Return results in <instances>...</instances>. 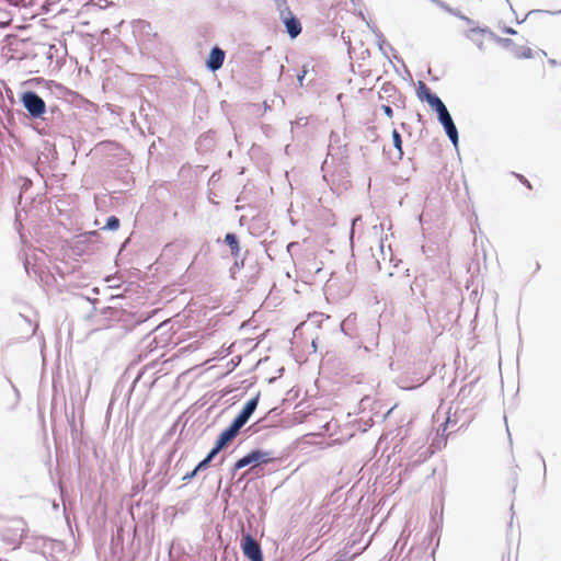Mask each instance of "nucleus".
Wrapping results in <instances>:
<instances>
[{"instance_id":"f257e3e1","label":"nucleus","mask_w":561,"mask_h":561,"mask_svg":"<svg viewBox=\"0 0 561 561\" xmlns=\"http://www.w3.org/2000/svg\"><path fill=\"white\" fill-rule=\"evenodd\" d=\"M23 106L33 118L42 117L46 112L45 101L34 91H26L22 94Z\"/></svg>"},{"instance_id":"f03ea898","label":"nucleus","mask_w":561,"mask_h":561,"mask_svg":"<svg viewBox=\"0 0 561 561\" xmlns=\"http://www.w3.org/2000/svg\"><path fill=\"white\" fill-rule=\"evenodd\" d=\"M272 460H273L272 453L264 451L261 449H254L234 462L232 473L234 474L236 471H238L247 466H250V465L255 466L257 463H268Z\"/></svg>"},{"instance_id":"7ed1b4c3","label":"nucleus","mask_w":561,"mask_h":561,"mask_svg":"<svg viewBox=\"0 0 561 561\" xmlns=\"http://www.w3.org/2000/svg\"><path fill=\"white\" fill-rule=\"evenodd\" d=\"M241 549L250 561H263L261 546L250 534L242 536Z\"/></svg>"},{"instance_id":"20e7f679","label":"nucleus","mask_w":561,"mask_h":561,"mask_svg":"<svg viewBox=\"0 0 561 561\" xmlns=\"http://www.w3.org/2000/svg\"><path fill=\"white\" fill-rule=\"evenodd\" d=\"M259 398L260 394H256L254 398L250 399L244 404L240 413L233 419L230 425L234 426L236 430L240 432L241 427H243L248 423V421L256 410L259 404Z\"/></svg>"},{"instance_id":"39448f33","label":"nucleus","mask_w":561,"mask_h":561,"mask_svg":"<svg viewBox=\"0 0 561 561\" xmlns=\"http://www.w3.org/2000/svg\"><path fill=\"white\" fill-rule=\"evenodd\" d=\"M25 531V524L23 520L18 519L13 522L12 528H10V534L3 535V540H5L10 545L19 543L20 539L23 537Z\"/></svg>"},{"instance_id":"423d86ee","label":"nucleus","mask_w":561,"mask_h":561,"mask_svg":"<svg viewBox=\"0 0 561 561\" xmlns=\"http://www.w3.org/2000/svg\"><path fill=\"white\" fill-rule=\"evenodd\" d=\"M224 60L225 51L218 46H215L209 53L206 66L210 71H217L222 67Z\"/></svg>"},{"instance_id":"0eeeda50","label":"nucleus","mask_w":561,"mask_h":561,"mask_svg":"<svg viewBox=\"0 0 561 561\" xmlns=\"http://www.w3.org/2000/svg\"><path fill=\"white\" fill-rule=\"evenodd\" d=\"M286 32L290 36V38H296L301 33V24L299 20L290 12V14H286L285 16H280Z\"/></svg>"},{"instance_id":"6e6552de","label":"nucleus","mask_w":561,"mask_h":561,"mask_svg":"<svg viewBox=\"0 0 561 561\" xmlns=\"http://www.w3.org/2000/svg\"><path fill=\"white\" fill-rule=\"evenodd\" d=\"M417 96L421 100H425L432 108L435 106V102L436 103H440L442 102L439 96L436 95L435 93H432L430 88L423 81H419Z\"/></svg>"},{"instance_id":"1a4fd4ad","label":"nucleus","mask_w":561,"mask_h":561,"mask_svg":"<svg viewBox=\"0 0 561 561\" xmlns=\"http://www.w3.org/2000/svg\"><path fill=\"white\" fill-rule=\"evenodd\" d=\"M239 431L234 426L229 425L217 438L215 445L218 449H224L237 435Z\"/></svg>"},{"instance_id":"9d476101","label":"nucleus","mask_w":561,"mask_h":561,"mask_svg":"<svg viewBox=\"0 0 561 561\" xmlns=\"http://www.w3.org/2000/svg\"><path fill=\"white\" fill-rule=\"evenodd\" d=\"M485 32H486V30H484V28L473 27L468 31L466 36H467V38H469L470 41H472L476 44V46L479 48V50L483 51L484 43H483V39L481 38V35Z\"/></svg>"},{"instance_id":"9b49d317","label":"nucleus","mask_w":561,"mask_h":561,"mask_svg":"<svg viewBox=\"0 0 561 561\" xmlns=\"http://www.w3.org/2000/svg\"><path fill=\"white\" fill-rule=\"evenodd\" d=\"M433 110L437 113V118L442 126L453 121V117L443 101L440 103L435 102Z\"/></svg>"},{"instance_id":"f8f14e48","label":"nucleus","mask_w":561,"mask_h":561,"mask_svg":"<svg viewBox=\"0 0 561 561\" xmlns=\"http://www.w3.org/2000/svg\"><path fill=\"white\" fill-rule=\"evenodd\" d=\"M225 242L229 245L231 255L234 259H239L241 249L238 237L234 233L229 232L225 236Z\"/></svg>"},{"instance_id":"ddd939ff","label":"nucleus","mask_w":561,"mask_h":561,"mask_svg":"<svg viewBox=\"0 0 561 561\" xmlns=\"http://www.w3.org/2000/svg\"><path fill=\"white\" fill-rule=\"evenodd\" d=\"M443 127H444V130H445L447 137L451 141V144L455 147H457L458 142H459V134H458V129L454 123V119L451 122H449L448 124H445Z\"/></svg>"},{"instance_id":"4468645a","label":"nucleus","mask_w":561,"mask_h":561,"mask_svg":"<svg viewBox=\"0 0 561 561\" xmlns=\"http://www.w3.org/2000/svg\"><path fill=\"white\" fill-rule=\"evenodd\" d=\"M391 136H392L393 146L398 150L399 159H401L403 156L401 135L397 129H393Z\"/></svg>"},{"instance_id":"2eb2a0df","label":"nucleus","mask_w":561,"mask_h":561,"mask_svg":"<svg viewBox=\"0 0 561 561\" xmlns=\"http://www.w3.org/2000/svg\"><path fill=\"white\" fill-rule=\"evenodd\" d=\"M275 4L279 12V18L285 16L286 14H290L291 11L288 7L287 0H276Z\"/></svg>"},{"instance_id":"dca6fc26","label":"nucleus","mask_w":561,"mask_h":561,"mask_svg":"<svg viewBox=\"0 0 561 561\" xmlns=\"http://www.w3.org/2000/svg\"><path fill=\"white\" fill-rule=\"evenodd\" d=\"M119 227V219L116 216H110L106 220L104 229L117 230Z\"/></svg>"},{"instance_id":"f3484780","label":"nucleus","mask_w":561,"mask_h":561,"mask_svg":"<svg viewBox=\"0 0 561 561\" xmlns=\"http://www.w3.org/2000/svg\"><path fill=\"white\" fill-rule=\"evenodd\" d=\"M431 1L453 15L459 16V14H460V12L450 8L447 3H445L442 0H431Z\"/></svg>"},{"instance_id":"a211bd4d","label":"nucleus","mask_w":561,"mask_h":561,"mask_svg":"<svg viewBox=\"0 0 561 561\" xmlns=\"http://www.w3.org/2000/svg\"><path fill=\"white\" fill-rule=\"evenodd\" d=\"M392 93H396V87L391 83H385L379 93V98L382 99V94H387L390 98L392 96Z\"/></svg>"},{"instance_id":"6ab92c4d","label":"nucleus","mask_w":561,"mask_h":561,"mask_svg":"<svg viewBox=\"0 0 561 561\" xmlns=\"http://www.w3.org/2000/svg\"><path fill=\"white\" fill-rule=\"evenodd\" d=\"M360 219H362V216H356L355 218L352 219V227H351V232H350V240H351V242H353L354 232H355V225L358 224V221Z\"/></svg>"},{"instance_id":"aec40b11","label":"nucleus","mask_w":561,"mask_h":561,"mask_svg":"<svg viewBox=\"0 0 561 561\" xmlns=\"http://www.w3.org/2000/svg\"><path fill=\"white\" fill-rule=\"evenodd\" d=\"M221 451V449H218L217 446L215 445L210 451L207 454V456L205 457L208 461H211Z\"/></svg>"},{"instance_id":"412c9836","label":"nucleus","mask_w":561,"mask_h":561,"mask_svg":"<svg viewBox=\"0 0 561 561\" xmlns=\"http://www.w3.org/2000/svg\"><path fill=\"white\" fill-rule=\"evenodd\" d=\"M376 36L378 38V48L379 50L385 55H386V51L383 50V44H385V39H383V36L381 33H376Z\"/></svg>"},{"instance_id":"4be33fe9","label":"nucleus","mask_w":561,"mask_h":561,"mask_svg":"<svg viewBox=\"0 0 561 561\" xmlns=\"http://www.w3.org/2000/svg\"><path fill=\"white\" fill-rule=\"evenodd\" d=\"M210 461H208L206 458H204L198 465L195 467L197 472L206 469L209 466Z\"/></svg>"},{"instance_id":"5701e85b","label":"nucleus","mask_w":561,"mask_h":561,"mask_svg":"<svg viewBox=\"0 0 561 561\" xmlns=\"http://www.w3.org/2000/svg\"><path fill=\"white\" fill-rule=\"evenodd\" d=\"M381 110L383 111V113L389 117L391 118L393 116V111L391 108V106L389 104H383L381 106Z\"/></svg>"},{"instance_id":"b1692460","label":"nucleus","mask_w":561,"mask_h":561,"mask_svg":"<svg viewBox=\"0 0 561 561\" xmlns=\"http://www.w3.org/2000/svg\"><path fill=\"white\" fill-rule=\"evenodd\" d=\"M197 474V470L194 468V470H192L191 472L186 473L184 477H183V480L184 481H187V480H192L193 478H195Z\"/></svg>"},{"instance_id":"393cba45","label":"nucleus","mask_w":561,"mask_h":561,"mask_svg":"<svg viewBox=\"0 0 561 561\" xmlns=\"http://www.w3.org/2000/svg\"><path fill=\"white\" fill-rule=\"evenodd\" d=\"M531 55H533L531 49L530 48H525L523 50V53L520 55H518V57H520V58H530Z\"/></svg>"},{"instance_id":"a878e982","label":"nucleus","mask_w":561,"mask_h":561,"mask_svg":"<svg viewBox=\"0 0 561 561\" xmlns=\"http://www.w3.org/2000/svg\"><path fill=\"white\" fill-rule=\"evenodd\" d=\"M233 266L238 270L242 268L244 266V259L242 257L240 261L236 259Z\"/></svg>"},{"instance_id":"bb28decb","label":"nucleus","mask_w":561,"mask_h":561,"mask_svg":"<svg viewBox=\"0 0 561 561\" xmlns=\"http://www.w3.org/2000/svg\"><path fill=\"white\" fill-rule=\"evenodd\" d=\"M518 179L520 180V182L525 185H527L529 188H531V185L529 183V181L527 179H525L523 175H518Z\"/></svg>"},{"instance_id":"cd10ccee","label":"nucleus","mask_w":561,"mask_h":561,"mask_svg":"<svg viewBox=\"0 0 561 561\" xmlns=\"http://www.w3.org/2000/svg\"><path fill=\"white\" fill-rule=\"evenodd\" d=\"M307 71L304 70L301 75H298L297 79H298V82L300 85H302V82H304V78L306 76Z\"/></svg>"},{"instance_id":"c85d7f7f","label":"nucleus","mask_w":561,"mask_h":561,"mask_svg":"<svg viewBox=\"0 0 561 561\" xmlns=\"http://www.w3.org/2000/svg\"><path fill=\"white\" fill-rule=\"evenodd\" d=\"M458 18H460L463 21H466L467 24H472L473 23V21L471 19H469L468 16L462 15L461 13L459 14Z\"/></svg>"},{"instance_id":"c756f323","label":"nucleus","mask_w":561,"mask_h":561,"mask_svg":"<svg viewBox=\"0 0 561 561\" xmlns=\"http://www.w3.org/2000/svg\"><path fill=\"white\" fill-rule=\"evenodd\" d=\"M505 32H506L507 34H512V35L516 34V31H515L514 28H512V27H507V28L505 30Z\"/></svg>"},{"instance_id":"7c9ffc66","label":"nucleus","mask_w":561,"mask_h":561,"mask_svg":"<svg viewBox=\"0 0 561 561\" xmlns=\"http://www.w3.org/2000/svg\"><path fill=\"white\" fill-rule=\"evenodd\" d=\"M350 318H351V316L342 322V324H341L342 331H344V325L350 321Z\"/></svg>"},{"instance_id":"2f4dec72","label":"nucleus","mask_w":561,"mask_h":561,"mask_svg":"<svg viewBox=\"0 0 561 561\" xmlns=\"http://www.w3.org/2000/svg\"><path fill=\"white\" fill-rule=\"evenodd\" d=\"M295 244H296V243L290 242V243L288 244V247H287V248H288V250H290V248H291V247H294Z\"/></svg>"},{"instance_id":"473e14b6","label":"nucleus","mask_w":561,"mask_h":561,"mask_svg":"<svg viewBox=\"0 0 561 561\" xmlns=\"http://www.w3.org/2000/svg\"><path fill=\"white\" fill-rule=\"evenodd\" d=\"M499 41H503V42H505V43H510V42H511V39H510V38H506V39H501V38H499Z\"/></svg>"},{"instance_id":"72a5a7b5","label":"nucleus","mask_w":561,"mask_h":561,"mask_svg":"<svg viewBox=\"0 0 561 561\" xmlns=\"http://www.w3.org/2000/svg\"><path fill=\"white\" fill-rule=\"evenodd\" d=\"M380 250H381V252H383V244H382V242L380 243Z\"/></svg>"},{"instance_id":"f704fd0d","label":"nucleus","mask_w":561,"mask_h":561,"mask_svg":"<svg viewBox=\"0 0 561 561\" xmlns=\"http://www.w3.org/2000/svg\"><path fill=\"white\" fill-rule=\"evenodd\" d=\"M550 64H551V65H556V60L551 59V60H550Z\"/></svg>"}]
</instances>
